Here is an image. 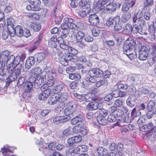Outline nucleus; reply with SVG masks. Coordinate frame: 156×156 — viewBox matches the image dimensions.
Instances as JSON below:
<instances>
[{"label":"nucleus","mask_w":156,"mask_h":156,"mask_svg":"<svg viewBox=\"0 0 156 156\" xmlns=\"http://www.w3.org/2000/svg\"><path fill=\"white\" fill-rule=\"evenodd\" d=\"M76 110L75 105L72 104L68 105L65 109L63 113L61 115L55 117L53 118L54 122L58 124L68 121L73 117V113Z\"/></svg>","instance_id":"nucleus-1"},{"label":"nucleus","mask_w":156,"mask_h":156,"mask_svg":"<svg viewBox=\"0 0 156 156\" xmlns=\"http://www.w3.org/2000/svg\"><path fill=\"white\" fill-rule=\"evenodd\" d=\"M45 5L50 7L53 5L54 4V0H42Z\"/></svg>","instance_id":"nucleus-51"},{"label":"nucleus","mask_w":156,"mask_h":156,"mask_svg":"<svg viewBox=\"0 0 156 156\" xmlns=\"http://www.w3.org/2000/svg\"><path fill=\"white\" fill-rule=\"evenodd\" d=\"M150 53L153 58H156V45H153L150 49Z\"/></svg>","instance_id":"nucleus-50"},{"label":"nucleus","mask_w":156,"mask_h":156,"mask_svg":"<svg viewBox=\"0 0 156 156\" xmlns=\"http://www.w3.org/2000/svg\"><path fill=\"white\" fill-rule=\"evenodd\" d=\"M82 140V136L78 135L69 138L67 140V142L69 146L73 147H75L76 144L80 143Z\"/></svg>","instance_id":"nucleus-12"},{"label":"nucleus","mask_w":156,"mask_h":156,"mask_svg":"<svg viewBox=\"0 0 156 156\" xmlns=\"http://www.w3.org/2000/svg\"><path fill=\"white\" fill-rule=\"evenodd\" d=\"M107 150L101 147H99L97 150V153L99 156H105L107 153Z\"/></svg>","instance_id":"nucleus-42"},{"label":"nucleus","mask_w":156,"mask_h":156,"mask_svg":"<svg viewBox=\"0 0 156 156\" xmlns=\"http://www.w3.org/2000/svg\"><path fill=\"white\" fill-rule=\"evenodd\" d=\"M64 23L61 26L62 29H82L83 24L80 22H78L77 25L73 23V19L71 18H66L63 20Z\"/></svg>","instance_id":"nucleus-4"},{"label":"nucleus","mask_w":156,"mask_h":156,"mask_svg":"<svg viewBox=\"0 0 156 156\" xmlns=\"http://www.w3.org/2000/svg\"><path fill=\"white\" fill-rule=\"evenodd\" d=\"M155 106H156V102L154 100H150L148 103L147 107L148 109L150 111L153 109Z\"/></svg>","instance_id":"nucleus-44"},{"label":"nucleus","mask_w":156,"mask_h":156,"mask_svg":"<svg viewBox=\"0 0 156 156\" xmlns=\"http://www.w3.org/2000/svg\"><path fill=\"white\" fill-rule=\"evenodd\" d=\"M10 52L8 50H5L1 54L0 57V63L5 64L9 58Z\"/></svg>","instance_id":"nucleus-19"},{"label":"nucleus","mask_w":156,"mask_h":156,"mask_svg":"<svg viewBox=\"0 0 156 156\" xmlns=\"http://www.w3.org/2000/svg\"><path fill=\"white\" fill-rule=\"evenodd\" d=\"M5 66V64L0 63V76H3L8 75L9 76V74L7 73L8 71L7 69H6V72L5 71L4 69Z\"/></svg>","instance_id":"nucleus-40"},{"label":"nucleus","mask_w":156,"mask_h":156,"mask_svg":"<svg viewBox=\"0 0 156 156\" xmlns=\"http://www.w3.org/2000/svg\"><path fill=\"white\" fill-rule=\"evenodd\" d=\"M95 101H93L88 104L87 106V109L90 111L95 110L97 109L101 110L103 108L104 102H98Z\"/></svg>","instance_id":"nucleus-9"},{"label":"nucleus","mask_w":156,"mask_h":156,"mask_svg":"<svg viewBox=\"0 0 156 156\" xmlns=\"http://www.w3.org/2000/svg\"><path fill=\"white\" fill-rule=\"evenodd\" d=\"M82 119V116L81 115H78L72 119L71 121L72 124L75 125L77 123L80 122Z\"/></svg>","instance_id":"nucleus-35"},{"label":"nucleus","mask_w":156,"mask_h":156,"mask_svg":"<svg viewBox=\"0 0 156 156\" xmlns=\"http://www.w3.org/2000/svg\"><path fill=\"white\" fill-rule=\"evenodd\" d=\"M117 8V6L114 3H110L106 5V10L108 11L109 13H112Z\"/></svg>","instance_id":"nucleus-29"},{"label":"nucleus","mask_w":156,"mask_h":156,"mask_svg":"<svg viewBox=\"0 0 156 156\" xmlns=\"http://www.w3.org/2000/svg\"><path fill=\"white\" fill-rule=\"evenodd\" d=\"M76 38L77 40H80L82 39L84 36V33L82 30H79L77 32Z\"/></svg>","instance_id":"nucleus-57"},{"label":"nucleus","mask_w":156,"mask_h":156,"mask_svg":"<svg viewBox=\"0 0 156 156\" xmlns=\"http://www.w3.org/2000/svg\"><path fill=\"white\" fill-rule=\"evenodd\" d=\"M144 19L147 20H149L151 16V13L149 11L145 12L144 14Z\"/></svg>","instance_id":"nucleus-64"},{"label":"nucleus","mask_w":156,"mask_h":156,"mask_svg":"<svg viewBox=\"0 0 156 156\" xmlns=\"http://www.w3.org/2000/svg\"><path fill=\"white\" fill-rule=\"evenodd\" d=\"M136 42L134 39H130L126 41L123 46V51H132L135 47Z\"/></svg>","instance_id":"nucleus-11"},{"label":"nucleus","mask_w":156,"mask_h":156,"mask_svg":"<svg viewBox=\"0 0 156 156\" xmlns=\"http://www.w3.org/2000/svg\"><path fill=\"white\" fill-rule=\"evenodd\" d=\"M42 91L39 95V99L40 100H44L47 98L50 95L51 92V89L48 88L45 85H43L41 88Z\"/></svg>","instance_id":"nucleus-7"},{"label":"nucleus","mask_w":156,"mask_h":156,"mask_svg":"<svg viewBox=\"0 0 156 156\" xmlns=\"http://www.w3.org/2000/svg\"><path fill=\"white\" fill-rule=\"evenodd\" d=\"M69 77L71 80H80L81 77V75L78 73H75L70 74Z\"/></svg>","instance_id":"nucleus-41"},{"label":"nucleus","mask_w":156,"mask_h":156,"mask_svg":"<svg viewBox=\"0 0 156 156\" xmlns=\"http://www.w3.org/2000/svg\"><path fill=\"white\" fill-rule=\"evenodd\" d=\"M73 130L75 133H80L83 135H85L87 133L86 129L84 127L82 126L80 124L74 127Z\"/></svg>","instance_id":"nucleus-17"},{"label":"nucleus","mask_w":156,"mask_h":156,"mask_svg":"<svg viewBox=\"0 0 156 156\" xmlns=\"http://www.w3.org/2000/svg\"><path fill=\"white\" fill-rule=\"evenodd\" d=\"M83 99L86 102H91L93 101H95L96 98L93 97V95L91 93L83 95Z\"/></svg>","instance_id":"nucleus-32"},{"label":"nucleus","mask_w":156,"mask_h":156,"mask_svg":"<svg viewBox=\"0 0 156 156\" xmlns=\"http://www.w3.org/2000/svg\"><path fill=\"white\" fill-rule=\"evenodd\" d=\"M7 29H15L14 28V26L13 24L15 23V21L14 19L12 17L9 16L7 18Z\"/></svg>","instance_id":"nucleus-23"},{"label":"nucleus","mask_w":156,"mask_h":156,"mask_svg":"<svg viewBox=\"0 0 156 156\" xmlns=\"http://www.w3.org/2000/svg\"><path fill=\"white\" fill-rule=\"evenodd\" d=\"M45 55L43 52L35 54L34 56L37 58V61L39 62L43 60L45 57Z\"/></svg>","instance_id":"nucleus-36"},{"label":"nucleus","mask_w":156,"mask_h":156,"mask_svg":"<svg viewBox=\"0 0 156 156\" xmlns=\"http://www.w3.org/2000/svg\"><path fill=\"white\" fill-rule=\"evenodd\" d=\"M117 96H116L115 95V93L114 91H113L112 94H109L107 95L104 98V100L105 101H109L111 100L113 97L117 98Z\"/></svg>","instance_id":"nucleus-48"},{"label":"nucleus","mask_w":156,"mask_h":156,"mask_svg":"<svg viewBox=\"0 0 156 156\" xmlns=\"http://www.w3.org/2000/svg\"><path fill=\"white\" fill-rule=\"evenodd\" d=\"M35 80L34 81H30L29 80L25 84L24 87L26 92H25V94L27 95V98H28L30 96L31 94L30 92L31 91L34 85V87L36 89L39 88L44 83L46 80V77L45 75H41L36 77H35Z\"/></svg>","instance_id":"nucleus-2"},{"label":"nucleus","mask_w":156,"mask_h":156,"mask_svg":"<svg viewBox=\"0 0 156 156\" xmlns=\"http://www.w3.org/2000/svg\"><path fill=\"white\" fill-rule=\"evenodd\" d=\"M59 96L57 94H55L49 98L48 102L51 105H54L59 100Z\"/></svg>","instance_id":"nucleus-27"},{"label":"nucleus","mask_w":156,"mask_h":156,"mask_svg":"<svg viewBox=\"0 0 156 156\" xmlns=\"http://www.w3.org/2000/svg\"><path fill=\"white\" fill-rule=\"evenodd\" d=\"M81 152V149L79 146L75 148H70L66 152L67 156H75L76 154H80Z\"/></svg>","instance_id":"nucleus-16"},{"label":"nucleus","mask_w":156,"mask_h":156,"mask_svg":"<svg viewBox=\"0 0 156 156\" xmlns=\"http://www.w3.org/2000/svg\"><path fill=\"white\" fill-rule=\"evenodd\" d=\"M131 115L134 117H140L141 115V112L139 110L136 111V109L134 108L132 111Z\"/></svg>","instance_id":"nucleus-47"},{"label":"nucleus","mask_w":156,"mask_h":156,"mask_svg":"<svg viewBox=\"0 0 156 156\" xmlns=\"http://www.w3.org/2000/svg\"><path fill=\"white\" fill-rule=\"evenodd\" d=\"M57 94L60 97L59 101L60 102H64L67 98L68 94L67 93H65L62 94V92H59Z\"/></svg>","instance_id":"nucleus-43"},{"label":"nucleus","mask_w":156,"mask_h":156,"mask_svg":"<svg viewBox=\"0 0 156 156\" xmlns=\"http://www.w3.org/2000/svg\"><path fill=\"white\" fill-rule=\"evenodd\" d=\"M12 150L11 147L8 146H4L3 148L1 149V151H0V153L2 152L3 156H17L10 154Z\"/></svg>","instance_id":"nucleus-22"},{"label":"nucleus","mask_w":156,"mask_h":156,"mask_svg":"<svg viewBox=\"0 0 156 156\" xmlns=\"http://www.w3.org/2000/svg\"><path fill=\"white\" fill-rule=\"evenodd\" d=\"M116 117L115 115L114 114L110 115L108 117V120L109 122H115L117 120Z\"/></svg>","instance_id":"nucleus-56"},{"label":"nucleus","mask_w":156,"mask_h":156,"mask_svg":"<svg viewBox=\"0 0 156 156\" xmlns=\"http://www.w3.org/2000/svg\"><path fill=\"white\" fill-rule=\"evenodd\" d=\"M88 21L91 25L96 26L99 23V19L98 16L96 14H93L90 15Z\"/></svg>","instance_id":"nucleus-15"},{"label":"nucleus","mask_w":156,"mask_h":156,"mask_svg":"<svg viewBox=\"0 0 156 156\" xmlns=\"http://www.w3.org/2000/svg\"><path fill=\"white\" fill-rule=\"evenodd\" d=\"M156 127H153V125L152 123H149L147 125H144L141 127L142 130L143 129L144 131H148V135L153 136L154 138L156 136L154 133H151V130Z\"/></svg>","instance_id":"nucleus-14"},{"label":"nucleus","mask_w":156,"mask_h":156,"mask_svg":"<svg viewBox=\"0 0 156 156\" xmlns=\"http://www.w3.org/2000/svg\"><path fill=\"white\" fill-rule=\"evenodd\" d=\"M44 71L46 73L47 78H55L56 76L55 70L49 66H47L44 69Z\"/></svg>","instance_id":"nucleus-21"},{"label":"nucleus","mask_w":156,"mask_h":156,"mask_svg":"<svg viewBox=\"0 0 156 156\" xmlns=\"http://www.w3.org/2000/svg\"><path fill=\"white\" fill-rule=\"evenodd\" d=\"M148 55V53L139 51V58L141 60H144L146 59Z\"/></svg>","instance_id":"nucleus-46"},{"label":"nucleus","mask_w":156,"mask_h":156,"mask_svg":"<svg viewBox=\"0 0 156 156\" xmlns=\"http://www.w3.org/2000/svg\"><path fill=\"white\" fill-rule=\"evenodd\" d=\"M136 103V100H132L131 99L128 98L126 100V104L128 106L133 107L135 106Z\"/></svg>","instance_id":"nucleus-55"},{"label":"nucleus","mask_w":156,"mask_h":156,"mask_svg":"<svg viewBox=\"0 0 156 156\" xmlns=\"http://www.w3.org/2000/svg\"><path fill=\"white\" fill-rule=\"evenodd\" d=\"M31 26L33 29H41V25L38 23H32Z\"/></svg>","instance_id":"nucleus-60"},{"label":"nucleus","mask_w":156,"mask_h":156,"mask_svg":"<svg viewBox=\"0 0 156 156\" xmlns=\"http://www.w3.org/2000/svg\"><path fill=\"white\" fill-rule=\"evenodd\" d=\"M42 69L39 67H34L32 68L29 72V80L30 81H34L36 77L44 72V70L42 71Z\"/></svg>","instance_id":"nucleus-6"},{"label":"nucleus","mask_w":156,"mask_h":156,"mask_svg":"<svg viewBox=\"0 0 156 156\" xmlns=\"http://www.w3.org/2000/svg\"><path fill=\"white\" fill-rule=\"evenodd\" d=\"M74 133L73 131V128H69L64 130L62 132V135L64 136H68L72 135Z\"/></svg>","instance_id":"nucleus-38"},{"label":"nucleus","mask_w":156,"mask_h":156,"mask_svg":"<svg viewBox=\"0 0 156 156\" xmlns=\"http://www.w3.org/2000/svg\"><path fill=\"white\" fill-rule=\"evenodd\" d=\"M149 92L148 88L142 87L138 90V95L139 96L148 94Z\"/></svg>","instance_id":"nucleus-39"},{"label":"nucleus","mask_w":156,"mask_h":156,"mask_svg":"<svg viewBox=\"0 0 156 156\" xmlns=\"http://www.w3.org/2000/svg\"><path fill=\"white\" fill-rule=\"evenodd\" d=\"M131 5L129 3H124L122 6V10L123 11H127L130 8Z\"/></svg>","instance_id":"nucleus-61"},{"label":"nucleus","mask_w":156,"mask_h":156,"mask_svg":"<svg viewBox=\"0 0 156 156\" xmlns=\"http://www.w3.org/2000/svg\"><path fill=\"white\" fill-rule=\"evenodd\" d=\"M113 21L115 23L114 29H121L122 28L121 25L119 24L120 22V17L119 16H116L113 19Z\"/></svg>","instance_id":"nucleus-28"},{"label":"nucleus","mask_w":156,"mask_h":156,"mask_svg":"<svg viewBox=\"0 0 156 156\" xmlns=\"http://www.w3.org/2000/svg\"><path fill=\"white\" fill-rule=\"evenodd\" d=\"M29 2L32 5H28L26 6V9L28 10L38 11L40 8L38 7L41 5V2L40 0H28Z\"/></svg>","instance_id":"nucleus-10"},{"label":"nucleus","mask_w":156,"mask_h":156,"mask_svg":"<svg viewBox=\"0 0 156 156\" xmlns=\"http://www.w3.org/2000/svg\"><path fill=\"white\" fill-rule=\"evenodd\" d=\"M69 53H63L62 51H60L58 53V58L60 62L62 65L67 66L69 61L73 58H76L75 56H73L72 55H75L77 53V51L71 47L68 48Z\"/></svg>","instance_id":"nucleus-3"},{"label":"nucleus","mask_w":156,"mask_h":156,"mask_svg":"<svg viewBox=\"0 0 156 156\" xmlns=\"http://www.w3.org/2000/svg\"><path fill=\"white\" fill-rule=\"evenodd\" d=\"M103 71L99 69H96V72L95 77H101L103 76Z\"/></svg>","instance_id":"nucleus-62"},{"label":"nucleus","mask_w":156,"mask_h":156,"mask_svg":"<svg viewBox=\"0 0 156 156\" xmlns=\"http://www.w3.org/2000/svg\"><path fill=\"white\" fill-rule=\"evenodd\" d=\"M133 34L138 37H142L141 35H147L150 33L149 30H130Z\"/></svg>","instance_id":"nucleus-18"},{"label":"nucleus","mask_w":156,"mask_h":156,"mask_svg":"<svg viewBox=\"0 0 156 156\" xmlns=\"http://www.w3.org/2000/svg\"><path fill=\"white\" fill-rule=\"evenodd\" d=\"M56 80L55 78H47V85L48 87H51L53 86L55 83Z\"/></svg>","instance_id":"nucleus-49"},{"label":"nucleus","mask_w":156,"mask_h":156,"mask_svg":"<svg viewBox=\"0 0 156 156\" xmlns=\"http://www.w3.org/2000/svg\"><path fill=\"white\" fill-rule=\"evenodd\" d=\"M128 121L126 119L125 117H122L121 119H118L117 122L116 123V125L119 126H122L123 125L121 124L122 122L127 123Z\"/></svg>","instance_id":"nucleus-54"},{"label":"nucleus","mask_w":156,"mask_h":156,"mask_svg":"<svg viewBox=\"0 0 156 156\" xmlns=\"http://www.w3.org/2000/svg\"><path fill=\"white\" fill-rule=\"evenodd\" d=\"M150 48H149V46L147 45H142L140 50V51L148 53L149 51L150 52Z\"/></svg>","instance_id":"nucleus-52"},{"label":"nucleus","mask_w":156,"mask_h":156,"mask_svg":"<svg viewBox=\"0 0 156 156\" xmlns=\"http://www.w3.org/2000/svg\"><path fill=\"white\" fill-rule=\"evenodd\" d=\"M143 15V13L142 12L139 11L136 14H135L133 17H132L133 21V23H136L137 20H140Z\"/></svg>","instance_id":"nucleus-34"},{"label":"nucleus","mask_w":156,"mask_h":156,"mask_svg":"<svg viewBox=\"0 0 156 156\" xmlns=\"http://www.w3.org/2000/svg\"><path fill=\"white\" fill-rule=\"evenodd\" d=\"M110 1V0H102L99 3L97 2L94 1V8L97 12H103L105 9V7L104 5Z\"/></svg>","instance_id":"nucleus-8"},{"label":"nucleus","mask_w":156,"mask_h":156,"mask_svg":"<svg viewBox=\"0 0 156 156\" xmlns=\"http://www.w3.org/2000/svg\"><path fill=\"white\" fill-rule=\"evenodd\" d=\"M97 119L98 122L100 125H105L107 123V121L105 117L98 116Z\"/></svg>","instance_id":"nucleus-37"},{"label":"nucleus","mask_w":156,"mask_h":156,"mask_svg":"<svg viewBox=\"0 0 156 156\" xmlns=\"http://www.w3.org/2000/svg\"><path fill=\"white\" fill-rule=\"evenodd\" d=\"M20 57L16 56L13 55L9 56L5 62L7 66V70L9 72L11 73L13 69H14L17 65L19 64Z\"/></svg>","instance_id":"nucleus-5"},{"label":"nucleus","mask_w":156,"mask_h":156,"mask_svg":"<svg viewBox=\"0 0 156 156\" xmlns=\"http://www.w3.org/2000/svg\"><path fill=\"white\" fill-rule=\"evenodd\" d=\"M121 132L123 135H127L129 133V130L128 129L127 126H125L121 128L120 129Z\"/></svg>","instance_id":"nucleus-59"},{"label":"nucleus","mask_w":156,"mask_h":156,"mask_svg":"<svg viewBox=\"0 0 156 156\" xmlns=\"http://www.w3.org/2000/svg\"><path fill=\"white\" fill-rule=\"evenodd\" d=\"M35 143L39 145V149L41 151V148H42L43 149H44L46 150L47 149V144L43 142L42 139L40 138L38 139H37ZM42 151L44 152L43 150H42Z\"/></svg>","instance_id":"nucleus-26"},{"label":"nucleus","mask_w":156,"mask_h":156,"mask_svg":"<svg viewBox=\"0 0 156 156\" xmlns=\"http://www.w3.org/2000/svg\"><path fill=\"white\" fill-rule=\"evenodd\" d=\"M90 9L83 8L77 11V13L80 16L83 17L85 16L88 13Z\"/></svg>","instance_id":"nucleus-30"},{"label":"nucleus","mask_w":156,"mask_h":156,"mask_svg":"<svg viewBox=\"0 0 156 156\" xmlns=\"http://www.w3.org/2000/svg\"><path fill=\"white\" fill-rule=\"evenodd\" d=\"M154 4L153 0H145L144 5L146 6L149 7Z\"/></svg>","instance_id":"nucleus-63"},{"label":"nucleus","mask_w":156,"mask_h":156,"mask_svg":"<svg viewBox=\"0 0 156 156\" xmlns=\"http://www.w3.org/2000/svg\"><path fill=\"white\" fill-rule=\"evenodd\" d=\"M90 3L89 0H81L79 3V5L82 7H85L84 8L86 9H90Z\"/></svg>","instance_id":"nucleus-31"},{"label":"nucleus","mask_w":156,"mask_h":156,"mask_svg":"<svg viewBox=\"0 0 156 156\" xmlns=\"http://www.w3.org/2000/svg\"><path fill=\"white\" fill-rule=\"evenodd\" d=\"M132 50L128 51H123L124 54H125L131 60H133V59L136 58L137 57V55L135 53L134 54L133 52L130 53Z\"/></svg>","instance_id":"nucleus-45"},{"label":"nucleus","mask_w":156,"mask_h":156,"mask_svg":"<svg viewBox=\"0 0 156 156\" xmlns=\"http://www.w3.org/2000/svg\"><path fill=\"white\" fill-rule=\"evenodd\" d=\"M41 41L42 39L40 37L37 41L34 42L33 47L30 48L29 51L30 52H33L36 49L37 47L39 46Z\"/></svg>","instance_id":"nucleus-33"},{"label":"nucleus","mask_w":156,"mask_h":156,"mask_svg":"<svg viewBox=\"0 0 156 156\" xmlns=\"http://www.w3.org/2000/svg\"><path fill=\"white\" fill-rule=\"evenodd\" d=\"M29 18L39 20L40 19V16L38 15L35 13H30L28 15Z\"/></svg>","instance_id":"nucleus-53"},{"label":"nucleus","mask_w":156,"mask_h":156,"mask_svg":"<svg viewBox=\"0 0 156 156\" xmlns=\"http://www.w3.org/2000/svg\"><path fill=\"white\" fill-rule=\"evenodd\" d=\"M120 108L121 109H118L114 113L115 115L117 118L122 116L123 115L124 112H126L127 111L126 108L124 106H122Z\"/></svg>","instance_id":"nucleus-24"},{"label":"nucleus","mask_w":156,"mask_h":156,"mask_svg":"<svg viewBox=\"0 0 156 156\" xmlns=\"http://www.w3.org/2000/svg\"><path fill=\"white\" fill-rule=\"evenodd\" d=\"M19 65V66L17 69H16L15 71H14V69H13L11 73L9 72L8 71L7 73L9 74V76L10 78L12 77L14 80L17 79V76L20 73L22 67V64H20Z\"/></svg>","instance_id":"nucleus-13"},{"label":"nucleus","mask_w":156,"mask_h":156,"mask_svg":"<svg viewBox=\"0 0 156 156\" xmlns=\"http://www.w3.org/2000/svg\"><path fill=\"white\" fill-rule=\"evenodd\" d=\"M123 102L122 100L121 99H118L115 102L114 105L116 107H120L122 106H123Z\"/></svg>","instance_id":"nucleus-58"},{"label":"nucleus","mask_w":156,"mask_h":156,"mask_svg":"<svg viewBox=\"0 0 156 156\" xmlns=\"http://www.w3.org/2000/svg\"><path fill=\"white\" fill-rule=\"evenodd\" d=\"M66 88L67 87L64 83H60L54 87L52 89V92L55 94H58L59 92H61L60 91L63 90H65Z\"/></svg>","instance_id":"nucleus-20"},{"label":"nucleus","mask_w":156,"mask_h":156,"mask_svg":"<svg viewBox=\"0 0 156 156\" xmlns=\"http://www.w3.org/2000/svg\"><path fill=\"white\" fill-rule=\"evenodd\" d=\"M35 62L34 57L30 56L26 60L25 64V67L27 69H30L32 66L34 65Z\"/></svg>","instance_id":"nucleus-25"}]
</instances>
